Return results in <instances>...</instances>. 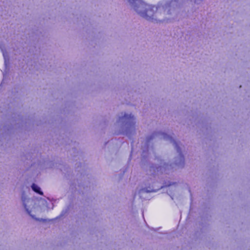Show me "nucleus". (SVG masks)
Returning <instances> with one entry per match:
<instances>
[{"label": "nucleus", "instance_id": "obj_1", "mask_svg": "<svg viewBox=\"0 0 250 250\" xmlns=\"http://www.w3.org/2000/svg\"><path fill=\"white\" fill-rule=\"evenodd\" d=\"M144 4H141V6H143ZM140 6H135V11L142 17L146 19H150V17L148 16L147 15V13L151 11V9L150 8H144V9L143 11L140 10L139 8H140Z\"/></svg>", "mask_w": 250, "mask_h": 250}, {"label": "nucleus", "instance_id": "obj_2", "mask_svg": "<svg viewBox=\"0 0 250 250\" xmlns=\"http://www.w3.org/2000/svg\"><path fill=\"white\" fill-rule=\"evenodd\" d=\"M122 118L126 121L127 123H133V121L134 120L133 116L131 114L128 115L125 114Z\"/></svg>", "mask_w": 250, "mask_h": 250}, {"label": "nucleus", "instance_id": "obj_3", "mask_svg": "<svg viewBox=\"0 0 250 250\" xmlns=\"http://www.w3.org/2000/svg\"><path fill=\"white\" fill-rule=\"evenodd\" d=\"M31 188H32L33 190L34 191H35V192L38 193L39 194H40L41 195H43V192L41 190L39 186H38L37 185H36L35 184H34V183L32 184V185L31 186Z\"/></svg>", "mask_w": 250, "mask_h": 250}, {"label": "nucleus", "instance_id": "obj_4", "mask_svg": "<svg viewBox=\"0 0 250 250\" xmlns=\"http://www.w3.org/2000/svg\"><path fill=\"white\" fill-rule=\"evenodd\" d=\"M172 141L173 145H174L176 149L177 152L178 153H179V154L181 155V149H180V147L178 146V144H177V143L175 141H174V140H172Z\"/></svg>", "mask_w": 250, "mask_h": 250}]
</instances>
